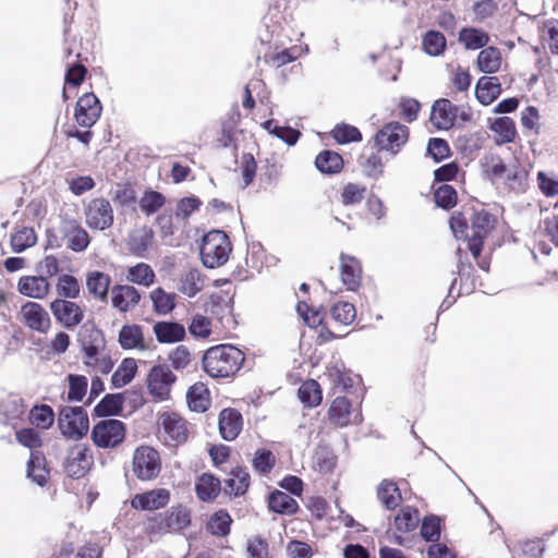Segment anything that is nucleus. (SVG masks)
<instances>
[{
	"label": "nucleus",
	"mask_w": 558,
	"mask_h": 558,
	"mask_svg": "<svg viewBox=\"0 0 558 558\" xmlns=\"http://www.w3.org/2000/svg\"><path fill=\"white\" fill-rule=\"evenodd\" d=\"M36 240V233L32 228H22L11 236L12 251L15 253H21L26 248L35 245Z\"/></svg>",
	"instance_id": "obj_59"
},
{
	"label": "nucleus",
	"mask_w": 558,
	"mask_h": 558,
	"mask_svg": "<svg viewBox=\"0 0 558 558\" xmlns=\"http://www.w3.org/2000/svg\"><path fill=\"white\" fill-rule=\"evenodd\" d=\"M281 165L266 160V163L262 167V172L258 178V184L260 189L267 190L278 183L281 175Z\"/></svg>",
	"instance_id": "obj_58"
},
{
	"label": "nucleus",
	"mask_w": 558,
	"mask_h": 558,
	"mask_svg": "<svg viewBox=\"0 0 558 558\" xmlns=\"http://www.w3.org/2000/svg\"><path fill=\"white\" fill-rule=\"evenodd\" d=\"M56 290L59 299L74 300L80 296L81 286L74 276L64 274L58 278Z\"/></svg>",
	"instance_id": "obj_54"
},
{
	"label": "nucleus",
	"mask_w": 558,
	"mask_h": 558,
	"mask_svg": "<svg viewBox=\"0 0 558 558\" xmlns=\"http://www.w3.org/2000/svg\"><path fill=\"white\" fill-rule=\"evenodd\" d=\"M132 472L143 482L157 478L161 472V458L158 450L148 445L138 446L133 452Z\"/></svg>",
	"instance_id": "obj_5"
},
{
	"label": "nucleus",
	"mask_w": 558,
	"mask_h": 558,
	"mask_svg": "<svg viewBox=\"0 0 558 558\" xmlns=\"http://www.w3.org/2000/svg\"><path fill=\"white\" fill-rule=\"evenodd\" d=\"M383 150H374V148L371 149H364L363 153L359 157V166L362 169V172L373 179H378L384 173V161L381 158Z\"/></svg>",
	"instance_id": "obj_32"
},
{
	"label": "nucleus",
	"mask_w": 558,
	"mask_h": 558,
	"mask_svg": "<svg viewBox=\"0 0 558 558\" xmlns=\"http://www.w3.org/2000/svg\"><path fill=\"white\" fill-rule=\"evenodd\" d=\"M150 300L153 302V310L158 315H168L175 307V293L166 292L162 288L158 287L150 292Z\"/></svg>",
	"instance_id": "obj_48"
},
{
	"label": "nucleus",
	"mask_w": 558,
	"mask_h": 558,
	"mask_svg": "<svg viewBox=\"0 0 558 558\" xmlns=\"http://www.w3.org/2000/svg\"><path fill=\"white\" fill-rule=\"evenodd\" d=\"M410 130L407 125L397 121L388 122L374 135V147L397 155L408 142Z\"/></svg>",
	"instance_id": "obj_6"
},
{
	"label": "nucleus",
	"mask_w": 558,
	"mask_h": 558,
	"mask_svg": "<svg viewBox=\"0 0 558 558\" xmlns=\"http://www.w3.org/2000/svg\"><path fill=\"white\" fill-rule=\"evenodd\" d=\"M157 436L165 446L177 448L187 441L190 424L178 412H162L158 416Z\"/></svg>",
	"instance_id": "obj_4"
},
{
	"label": "nucleus",
	"mask_w": 558,
	"mask_h": 558,
	"mask_svg": "<svg viewBox=\"0 0 558 558\" xmlns=\"http://www.w3.org/2000/svg\"><path fill=\"white\" fill-rule=\"evenodd\" d=\"M125 424L117 418H105L96 423L92 429V439L99 448H114L125 438Z\"/></svg>",
	"instance_id": "obj_9"
},
{
	"label": "nucleus",
	"mask_w": 558,
	"mask_h": 558,
	"mask_svg": "<svg viewBox=\"0 0 558 558\" xmlns=\"http://www.w3.org/2000/svg\"><path fill=\"white\" fill-rule=\"evenodd\" d=\"M489 129L495 134V143L497 145L513 143L518 135L515 123L509 117L494 119L489 124Z\"/></svg>",
	"instance_id": "obj_34"
},
{
	"label": "nucleus",
	"mask_w": 558,
	"mask_h": 558,
	"mask_svg": "<svg viewBox=\"0 0 558 558\" xmlns=\"http://www.w3.org/2000/svg\"><path fill=\"white\" fill-rule=\"evenodd\" d=\"M60 232L62 238L66 240L68 247L73 252H83L90 243L88 232L76 219H62Z\"/></svg>",
	"instance_id": "obj_19"
},
{
	"label": "nucleus",
	"mask_w": 558,
	"mask_h": 558,
	"mask_svg": "<svg viewBox=\"0 0 558 558\" xmlns=\"http://www.w3.org/2000/svg\"><path fill=\"white\" fill-rule=\"evenodd\" d=\"M483 167L485 175L492 181L505 178L508 172L507 165L499 155L486 156Z\"/></svg>",
	"instance_id": "obj_56"
},
{
	"label": "nucleus",
	"mask_w": 558,
	"mask_h": 558,
	"mask_svg": "<svg viewBox=\"0 0 558 558\" xmlns=\"http://www.w3.org/2000/svg\"><path fill=\"white\" fill-rule=\"evenodd\" d=\"M195 494L198 500L203 502H213L220 495L221 487L220 480L213 473L205 472L196 477L195 481Z\"/></svg>",
	"instance_id": "obj_25"
},
{
	"label": "nucleus",
	"mask_w": 558,
	"mask_h": 558,
	"mask_svg": "<svg viewBox=\"0 0 558 558\" xmlns=\"http://www.w3.org/2000/svg\"><path fill=\"white\" fill-rule=\"evenodd\" d=\"M298 397L305 408H316L323 401V390L315 379H306L298 389Z\"/></svg>",
	"instance_id": "obj_42"
},
{
	"label": "nucleus",
	"mask_w": 558,
	"mask_h": 558,
	"mask_svg": "<svg viewBox=\"0 0 558 558\" xmlns=\"http://www.w3.org/2000/svg\"><path fill=\"white\" fill-rule=\"evenodd\" d=\"M111 284V278L108 274L99 270L89 271L86 276V287L88 293L96 300L106 301Z\"/></svg>",
	"instance_id": "obj_37"
},
{
	"label": "nucleus",
	"mask_w": 558,
	"mask_h": 558,
	"mask_svg": "<svg viewBox=\"0 0 558 558\" xmlns=\"http://www.w3.org/2000/svg\"><path fill=\"white\" fill-rule=\"evenodd\" d=\"M218 428L222 439L232 441L236 439L243 428V416L234 408L222 409L218 416Z\"/></svg>",
	"instance_id": "obj_21"
},
{
	"label": "nucleus",
	"mask_w": 558,
	"mask_h": 558,
	"mask_svg": "<svg viewBox=\"0 0 558 558\" xmlns=\"http://www.w3.org/2000/svg\"><path fill=\"white\" fill-rule=\"evenodd\" d=\"M137 362L133 357H125L111 376V386L122 388L130 384L137 373Z\"/></svg>",
	"instance_id": "obj_45"
},
{
	"label": "nucleus",
	"mask_w": 558,
	"mask_h": 558,
	"mask_svg": "<svg viewBox=\"0 0 558 558\" xmlns=\"http://www.w3.org/2000/svg\"><path fill=\"white\" fill-rule=\"evenodd\" d=\"M268 508L279 514L292 515L299 511L300 507L298 501L289 494L275 490L268 497Z\"/></svg>",
	"instance_id": "obj_38"
},
{
	"label": "nucleus",
	"mask_w": 558,
	"mask_h": 558,
	"mask_svg": "<svg viewBox=\"0 0 558 558\" xmlns=\"http://www.w3.org/2000/svg\"><path fill=\"white\" fill-rule=\"evenodd\" d=\"M501 51L495 46H485L477 54L476 66L480 72L485 74L497 73L501 69Z\"/></svg>",
	"instance_id": "obj_30"
},
{
	"label": "nucleus",
	"mask_w": 558,
	"mask_h": 558,
	"mask_svg": "<svg viewBox=\"0 0 558 558\" xmlns=\"http://www.w3.org/2000/svg\"><path fill=\"white\" fill-rule=\"evenodd\" d=\"M315 166L324 174H337L342 171L344 162L340 154L325 149L316 156Z\"/></svg>",
	"instance_id": "obj_39"
},
{
	"label": "nucleus",
	"mask_w": 558,
	"mask_h": 558,
	"mask_svg": "<svg viewBox=\"0 0 558 558\" xmlns=\"http://www.w3.org/2000/svg\"><path fill=\"white\" fill-rule=\"evenodd\" d=\"M497 218L484 208L463 207L450 216V229L458 240H464L477 267L488 272L490 257L483 256L484 243L494 231Z\"/></svg>",
	"instance_id": "obj_1"
},
{
	"label": "nucleus",
	"mask_w": 558,
	"mask_h": 558,
	"mask_svg": "<svg viewBox=\"0 0 558 558\" xmlns=\"http://www.w3.org/2000/svg\"><path fill=\"white\" fill-rule=\"evenodd\" d=\"M377 497L381 505L388 510L396 509L402 500L401 493L397 484L388 480H384L378 486Z\"/></svg>",
	"instance_id": "obj_46"
},
{
	"label": "nucleus",
	"mask_w": 558,
	"mask_h": 558,
	"mask_svg": "<svg viewBox=\"0 0 558 558\" xmlns=\"http://www.w3.org/2000/svg\"><path fill=\"white\" fill-rule=\"evenodd\" d=\"M20 320L24 326L39 333H46L51 327V319L46 308L33 301L22 305Z\"/></svg>",
	"instance_id": "obj_16"
},
{
	"label": "nucleus",
	"mask_w": 558,
	"mask_h": 558,
	"mask_svg": "<svg viewBox=\"0 0 558 558\" xmlns=\"http://www.w3.org/2000/svg\"><path fill=\"white\" fill-rule=\"evenodd\" d=\"M171 500V493L167 488H154L144 493L135 494L130 504L140 511H157L166 508Z\"/></svg>",
	"instance_id": "obj_17"
},
{
	"label": "nucleus",
	"mask_w": 558,
	"mask_h": 558,
	"mask_svg": "<svg viewBox=\"0 0 558 558\" xmlns=\"http://www.w3.org/2000/svg\"><path fill=\"white\" fill-rule=\"evenodd\" d=\"M501 92V83L497 76L484 75L477 80L475 97L483 106L493 104Z\"/></svg>",
	"instance_id": "obj_28"
},
{
	"label": "nucleus",
	"mask_w": 558,
	"mask_h": 558,
	"mask_svg": "<svg viewBox=\"0 0 558 558\" xmlns=\"http://www.w3.org/2000/svg\"><path fill=\"white\" fill-rule=\"evenodd\" d=\"M102 112V106L94 93L83 94L76 101L74 108V119L82 128L90 129L99 120Z\"/></svg>",
	"instance_id": "obj_15"
},
{
	"label": "nucleus",
	"mask_w": 558,
	"mask_h": 558,
	"mask_svg": "<svg viewBox=\"0 0 558 558\" xmlns=\"http://www.w3.org/2000/svg\"><path fill=\"white\" fill-rule=\"evenodd\" d=\"M59 425L63 435L82 437L88 432L89 421L82 407H65L60 411Z\"/></svg>",
	"instance_id": "obj_13"
},
{
	"label": "nucleus",
	"mask_w": 558,
	"mask_h": 558,
	"mask_svg": "<svg viewBox=\"0 0 558 558\" xmlns=\"http://www.w3.org/2000/svg\"><path fill=\"white\" fill-rule=\"evenodd\" d=\"M154 335L159 343H177L185 339V327L178 322L161 320L153 326Z\"/></svg>",
	"instance_id": "obj_27"
},
{
	"label": "nucleus",
	"mask_w": 558,
	"mask_h": 558,
	"mask_svg": "<svg viewBox=\"0 0 558 558\" xmlns=\"http://www.w3.org/2000/svg\"><path fill=\"white\" fill-rule=\"evenodd\" d=\"M233 519L226 509H218L209 515L205 523V530L213 536L226 537L231 532Z\"/></svg>",
	"instance_id": "obj_33"
},
{
	"label": "nucleus",
	"mask_w": 558,
	"mask_h": 558,
	"mask_svg": "<svg viewBox=\"0 0 558 558\" xmlns=\"http://www.w3.org/2000/svg\"><path fill=\"white\" fill-rule=\"evenodd\" d=\"M177 376L168 365L158 364L150 368L146 378L148 393L154 401L160 402L170 399L171 389Z\"/></svg>",
	"instance_id": "obj_8"
},
{
	"label": "nucleus",
	"mask_w": 558,
	"mask_h": 558,
	"mask_svg": "<svg viewBox=\"0 0 558 558\" xmlns=\"http://www.w3.org/2000/svg\"><path fill=\"white\" fill-rule=\"evenodd\" d=\"M458 107L447 98L437 99L432 106L430 123L437 130H449L454 125Z\"/></svg>",
	"instance_id": "obj_20"
},
{
	"label": "nucleus",
	"mask_w": 558,
	"mask_h": 558,
	"mask_svg": "<svg viewBox=\"0 0 558 558\" xmlns=\"http://www.w3.org/2000/svg\"><path fill=\"white\" fill-rule=\"evenodd\" d=\"M253 471L259 476H269L277 464V457L267 448H258L251 461Z\"/></svg>",
	"instance_id": "obj_41"
},
{
	"label": "nucleus",
	"mask_w": 558,
	"mask_h": 558,
	"mask_svg": "<svg viewBox=\"0 0 558 558\" xmlns=\"http://www.w3.org/2000/svg\"><path fill=\"white\" fill-rule=\"evenodd\" d=\"M420 523V512L411 506L402 507L395 517V531L388 534V539L399 546H405L410 541L408 534L414 532Z\"/></svg>",
	"instance_id": "obj_11"
},
{
	"label": "nucleus",
	"mask_w": 558,
	"mask_h": 558,
	"mask_svg": "<svg viewBox=\"0 0 558 558\" xmlns=\"http://www.w3.org/2000/svg\"><path fill=\"white\" fill-rule=\"evenodd\" d=\"M231 251L232 244L227 233L211 230L203 238L201 258L205 267L214 269L228 262Z\"/></svg>",
	"instance_id": "obj_3"
},
{
	"label": "nucleus",
	"mask_w": 558,
	"mask_h": 558,
	"mask_svg": "<svg viewBox=\"0 0 558 558\" xmlns=\"http://www.w3.org/2000/svg\"><path fill=\"white\" fill-rule=\"evenodd\" d=\"M193 357L190 349L184 344H179L168 354V361L175 371H183L191 364Z\"/></svg>",
	"instance_id": "obj_62"
},
{
	"label": "nucleus",
	"mask_w": 558,
	"mask_h": 558,
	"mask_svg": "<svg viewBox=\"0 0 558 558\" xmlns=\"http://www.w3.org/2000/svg\"><path fill=\"white\" fill-rule=\"evenodd\" d=\"M78 342L85 359L100 355L106 350V338L101 329L94 325H84L78 333Z\"/></svg>",
	"instance_id": "obj_18"
},
{
	"label": "nucleus",
	"mask_w": 558,
	"mask_h": 558,
	"mask_svg": "<svg viewBox=\"0 0 558 558\" xmlns=\"http://www.w3.org/2000/svg\"><path fill=\"white\" fill-rule=\"evenodd\" d=\"M153 268L145 263H138L128 269L126 279L138 286L149 287L155 282Z\"/></svg>",
	"instance_id": "obj_51"
},
{
	"label": "nucleus",
	"mask_w": 558,
	"mask_h": 558,
	"mask_svg": "<svg viewBox=\"0 0 558 558\" xmlns=\"http://www.w3.org/2000/svg\"><path fill=\"white\" fill-rule=\"evenodd\" d=\"M331 136L339 144H348L362 141L361 131L356 126L345 123L337 124L331 131Z\"/></svg>",
	"instance_id": "obj_60"
},
{
	"label": "nucleus",
	"mask_w": 558,
	"mask_h": 558,
	"mask_svg": "<svg viewBox=\"0 0 558 558\" xmlns=\"http://www.w3.org/2000/svg\"><path fill=\"white\" fill-rule=\"evenodd\" d=\"M295 47L284 48L279 51L276 49L271 52L265 53L263 60L267 65L279 69L296 60L298 56L295 54Z\"/></svg>",
	"instance_id": "obj_55"
},
{
	"label": "nucleus",
	"mask_w": 558,
	"mask_h": 558,
	"mask_svg": "<svg viewBox=\"0 0 558 558\" xmlns=\"http://www.w3.org/2000/svg\"><path fill=\"white\" fill-rule=\"evenodd\" d=\"M144 532L149 537L170 533L165 511L148 517L145 522Z\"/></svg>",
	"instance_id": "obj_61"
},
{
	"label": "nucleus",
	"mask_w": 558,
	"mask_h": 558,
	"mask_svg": "<svg viewBox=\"0 0 558 558\" xmlns=\"http://www.w3.org/2000/svg\"><path fill=\"white\" fill-rule=\"evenodd\" d=\"M422 47L428 56L437 57L445 52L447 40L442 33L430 29L423 35Z\"/></svg>",
	"instance_id": "obj_49"
},
{
	"label": "nucleus",
	"mask_w": 558,
	"mask_h": 558,
	"mask_svg": "<svg viewBox=\"0 0 558 558\" xmlns=\"http://www.w3.org/2000/svg\"><path fill=\"white\" fill-rule=\"evenodd\" d=\"M180 291L189 298L195 296L204 288V278L199 270L190 269L180 280Z\"/></svg>",
	"instance_id": "obj_52"
},
{
	"label": "nucleus",
	"mask_w": 558,
	"mask_h": 558,
	"mask_svg": "<svg viewBox=\"0 0 558 558\" xmlns=\"http://www.w3.org/2000/svg\"><path fill=\"white\" fill-rule=\"evenodd\" d=\"M340 278L349 291H356L362 282V266L357 258L340 254Z\"/></svg>",
	"instance_id": "obj_23"
},
{
	"label": "nucleus",
	"mask_w": 558,
	"mask_h": 558,
	"mask_svg": "<svg viewBox=\"0 0 558 558\" xmlns=\"http://www.w3.org/2000/svg\"><path fill=\"white\" fill-rule=\"evenodd\" d=\"M154 233L151 229L142 227L133 230L128 239L129 251L136 256H143V254L151 245Z\"/></svg>",
	"instance_id": "obj_43"
},
{
	"label": "nucleus",
	"mask_w": 558,
	"mask_h": 558,
	"mask_svg": "<svg viewBox=\"0 0 558 558\" xmlns=\"http://www.w3.org/2000/svg\"><path fill=\"white\" fill-rule=\"evenodd\" d=\"M68 400L76 402L82 401L87 392V378L84 375L70 374L68 376Z\"/></svg>",
	"instance_id": "obj_63"
},
{
	"label": "nucleus",
	"mask_w": 558,
	"mask_h": 558,
	"mask_svg": "<svg viewBox=\"0 0 558 558\" xmlns=\"http://www.w3.org/2000/svg\"><path fill=\"white\" fill-rule=\"evenodd\" d=\"M166 202L167 198L162 193L154 190H146L138 204L141 210L145 215L150 216L160 210L166 205Z\"/></svg>",
	"instance_id": "obj_53"
},
{
	"label": "nucleus",
	"mask_w": 558,
	"mask_h": 558,
	"mask_svg": "<svg viewBox=\"0 0 558 558\" xmlns=\"http://www.w3.org/2000/svg\"><path fill=\"white\" fill-rule=\"evenodd\" d=\"M94 464V457L92 450L83 444H76L70 448L64 470L72 478H82L90 470Z\"/></svg>",
	"instance_id": "obj_14"
},
{
	"label": "nucleus",
	"mask_w": 558,
	"mask_h": 558,
	"mask_svg": "<svg viewBox=\"0 0 558 558\" xmlns=\"http://www.w3.org/2000/svg\"><path fill=\"white\" fill-rule=\"evenodd\" d=\"M327 421L335 428H344L362 423L361 409L354 407L345 396H338L331 402L327 411Z\"/></svg>",
	"instance_id": "obj_7"
},
{
	"label": "nucleus",
	"mask_w": 558,
	"mask_h": 558,
	"mask_svg": "<svg viewBox=\"0 0 558 558\" xmlns=\"http://www.w3.org/2000/svg\"><path fill=\"white\" fill-rule=\"evenodd\" d=\"M21 294L32 299H45L50 292V283L44 276H23L17 282Z\"/></svg>",
	"instance_id": "obj_26"
},
{
	"label": "nucleus",
	"mask_w": 558,
	"mask_h": 558,
	"mask_svg": "<svg viewBox=\"0 0 558 558\" xmlns=\"http://www.w3.org/2000/svg\"><path fill=\"white\" fill-rule=\"evenodd\" d=\"M141 294L136 288L129 284H116L111 289V303L121 313L132 311L138 305Z\"/></svg>",
	"instance_id": "obj_24"
},
{
	"label": "nucleus",
	"mask_w": 558,
	"mask_h": 558,
	"mask_svg": "<svg viewBox=\"0 0 558 558\" xmlns=\"http://www.w3.org/2000/svg\"><path fill=\"white\" fill-rule=\"evenodd\" d=\"M459 43L466 50L483 49L490 40L487 32L473 26H465L460 29L458 36Z\"/></svg>",
	"instance_id": "obj_36"
},
{
	"label": "nucleus",
	"mask_w": 558,
	"mask_h": 558,
	"mask_svg": "<svg viewBox=\"0 0 558 558\" xmlns=\"http://www.w3.org/2000/svg\"><path fill=\"white\" fill-rule=\"evenodd\" d=\"M84 217L88 228L99 231L111 228L114 221L113 208L105 197L90 199L84 207Z\"/></svg>",
	"instance_id": "obj_10"
},
{
	"label": "nucleus",
	"mask_w": 558,
	"mask_h": 558,
	"mask_svg": "<svg viewBox=\"0 0 558 558\" xmlns=\"http://www.w3.org/2000/svg\"><path fill=\"white\" fill-rule=\"evenodd\" d=\"M330 318L335 325L348 327L356 318L355 306L350 302L339 301L331 306Z\"/></svg>",
	"instance_id": "obj_47"
},
{
	"label": "nucleus",
	"mask_w": 558,
	"mask_h": 558,
	"mask_svg": "<svg viewBox=\"0 0 558 558\" xmlns=\"http://www.w3.org/2000/svg\"><path fill=\"white\" fill-rule=\"evenodd\" d=\"M186 400L192 411L198 413L207 411L211 403L210 391L207 385L203 381L193 384L186 392Z\"/></svg>",
	"instance_id": "obj_31"
},
{
	"label": "nucleus",
	"mask_w": 558,
	"mask_h": 558,
	"mask_svg": "<svg viewBox=\"0 0 558 558\" xmlns=\"http://www.w3.org/2000/svg\"><path fill=\"white\" fill-rule=\"evenodd\" d=\"M245 362V354L233 344L209 347L202 356L203 371L214 379L233 378Z\"/></svg>",
	"instance_id": "obj_2"
},
{
	"label": "nucleus",
	"mask_w": 558,
	"mask_h": 558,
	"mask_svg": "<svg viewBox=\"0 0 558 558\" xmlns=\"http://www.w3.org/2000/svg\"><path fill=\"white\" fill-rule=\"evenodd\" d=\"M251 486V475L245 466H235L230 470L225 480L223 493L230 498L244 496Z\"/></svg>",
	"instance_id": "obj_22"
},
{
	"label": "nucleus",
	"mask_w": 558,
	"mask_h": 558,
	"mask_svg": "<svg viewBox=\"0 0 558 558\" xmlns=\"http://www.w3.org/2000/svg\"><path fill=\"white\" fill-rule=\"evenodd\" d=\"M170 532H181L187 529L192 522L191 510L184 505L172 506L165 511Z\"/></svg>",
	"instance_id": "obj_40"
},
{
	"label": "nucleus",
	"mask_w": 558,
	"mask_h": 558,
	"mask_svg": "<svg viewBox=\"0 0 558 558\" xmlns=\"http://www.w3.org/2000/svg\"><path fill=\"white\" fill-rule=\"evenodd\" d=\"M124 397L121 393L106 395L94 408L93 415L106 417L118 415L123 410Z\"/></svg>",
	"instance_id": "obj_44"
},
{
	"label": "nucleus",
	"mask_w": 558,
	"mask_h": 558,
	"mask_svg": "<svg viewBox=\"0 0 558 558\" xmlns=\"http://www.w3.org/2000/svg\"><path fill=\"white\" fill-rule=\"evenodd\" d=\"M27 476L39 486H45L50 477L45 456L40 451H32L27 462Z\"/></svg>",
	"instance_id": "obj_35"
},
{
	"label": "nucleus",
	"mask_w": 558,
	"mask_h": 558,
	"mask_svg": "<svg viewBox=\"0 0 558 558\" xmlns=\"http://www.w3.org/2000/svg\"><path fill=\"white\" fill-rule=\"evenodd\" d=\"M28 420L37 428L48 429L54 422V413L48 404L34 405L29 411Z\"/></svg>",
	"instance_id": "obj_50"
},
{
	"label": "nucleus",
	"mask_w": 558,
	"mask_h": 558,
	"mask_svg": "<svg viewBox=\"0 0 558 558\" xmlns=\"http://www.w3.org/2000/svg\"><path fill=\"white\" fill-rule=\"evenodd\" d=\"M436 204L444 209H451L457 205L458 194L453 186L442 184L434 193Z\"/></svg>",
	"instance_id": "obj_64"
},
{
	"label": "nucleus",
	"mask_w": 558,
	"mask_h": 558,
	"mask_svg": "<svg viewBox=\"0 0 558 558\" xmlns=\"http://www.w3.org/2000/svg\"><path fill=\"white\" fill-rule=\"evenodd\" d=\"M54 319L64 328L73 330L85 318V307L72 300L56 299L50 303Z\"/></svg>",
	"instance_id": "obj_12"
},
{
	"label": "nucleus",
	"mask_w": 558,
	"mask_h": 558,
	"mask_svg": "<svg viewBox=\"0 0 558 558\" xmlns=\"http://www.w3.org/2000/svg\"><path fill=\"white\" fill-rule=\"evenodd\" d=\"M76 58L77 61L75 63L68 65L64 75V84L70 88L81 86L82 83L85 81L86 75L88 74L87 68L81 63V53H77Z\"/></svg>",
	"instance_id": "obj_57"
},
{
	"label": "nucleus",
	"mask_w": 558,
	"mask_h": 558,
	"mask_svg": "<svg viewBox=\"0 0 558 558\" xmlns=\"http://www.w3.org/2000/svg\"><path fill=\"white\" fill-rule=\"evenodd\" d=\"M119 344L124 350H146L148 347L145 343L143 327L137 324H128L122 326L118 337Z\"/></svg>",
	"instance_id": "obj_29"
}]
</instances>
